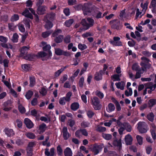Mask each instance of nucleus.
Wrapping results in <instances>:
<instances>
[{
  "instance_id": "nucleus-63",
  "label": "nucleus",
  "mask_w": 156,
  "mask_h": 156,
  "mask_svg": "<svg viewBox=\"0 0 156 156\" xmlns=\"http://www.w3.org/2000/svg\"><path fill=\"white\" fill-rule=\"evenodd\" d=\"M106 128L105 127L101 126H98L97 129V130L98 131L100 132H104L106 130Z\"/></svg>"
},
{
  "instance_id": "nucleus-1",
  "label": "nucleus",
  "mask_w": 156,
  "mask_h": 156,
  "mask_svg": "<svg viewBox=\"0 0 156 156\" xmlns=\"http://www.w3.org/2000/svg\"><path fill=\"white\" fill-rule=\"evenodd\" d=\"M92 5L90 3H85L83 5H78L76 9L78 10L82 9L84 15H89L91 12L92 9Z\"/></svg>"
},
{
  "instance_id": "nucleus-30",
  "label": "nucleus",
  "mask_w": 156,
  "mask_h": 156,
  "mask_svg": "<svg viewBox=\"0 0 156 156\" xmlns=\"http://www.w3.org/2000/svg\"><path fill=\"white\" fill-rule=\"evenodd\" d=\"M148 4V2H146L144 4L142 3L141 4V7L142 8V12L144 13L147 9V6Z\"/></svg>"
},
{
  "instance_id": "nucleus-25",
  "label": "nucleus",
  "mask_w": 156,
  "mask_h": 156,
  "mask_svg": "<svg viewBox=\"0 0 156 156\" xmlns=\"http://www.w3.org/2000/svg\"><path fill=\"white\" fill-rule=\"evenodd\" d=\"M35 57V56L33 54L31 55L29 54H27L23 57L25 59L29 60H32Z\"/></svg>"
},
{
  "instance_id": "nucleus-9",
  "label": "nucleus",
  "mask_w": 156,
  "mask_h": 156,
  "mask_svg": "<svg viewBox=\"0 0 156 156\" xmlns=\"http://www.w3.org/2000/svg\"><path fill=\"white\" fill-rule=\"evenodd\" d=\"M147 89H150V90H147V93L148 94H151L152 91L154 90L156 87V84H153L151 83H147Z\"/></svg>"
},
{
  "instance_id": "nucleus-21",
  "label": "nucleus",
  "mask_w": 156,
  "mask_h": 156,
  "mask_svg": "<svg viewBox=\"0 0 156 156\" xmlns=\"http://www.w3.org/2000/svg\"><path fill=\"white\" fill-rule=\"evenodd\" d=\"M115 84L117 88L121 90H123L125 85V83L123 81H121L116 83Z\"/></svg>"
},
{
  "instance_id": "nucleus-14",
  "label": "nucleus",
  "mask_w": 156,
  "mask_h": 156,
  "mask_svg": "<svg viewBox=\"0 0 156 156\" xmlns=\"http://www.w3.org/2000/svg\"><path fill=\"white\" fill-rule=\"evenodd\" d=\"M133 138L131 135L128 134L126 135L125 137V140L126 144L130 145L132 144L133 141Z\"/></svg>"
},
{
  "instance_id": "nucleus-54",
  "label": "nucleus",
  "mask_w": 156,
  "mask_h": 156,
  "mask_svg": "<svg viewBox=\"0 0 156 156\" xmlns=\"http://www.w3.org/2000/svg\"><path fill=\"white\" fill-rule=\"evenodd\" d=\"M72 93L71 92H69L66 95V96L65 97L66 99V101H69L70 100V98L72 96Z\"/></svg>"
},
{
  "instance_id": "nucleus-47",
  "label": "nucleus",
  "mask_w": 156,
  "mask_h": 156,
  "mask_svg": "<svg viewBox=\"0 0 156 156\" xmlns=\"http://www.w3.org/2000/svg\"><path fill=\"white\" fill-rule=\"evenodd\" d=\"M128 90H126L125 91V94L127 96H131L132 94V90L131 88H129L128 89Z\"/></svg>"
},
{
  "instance_id": "nucleus-17",
  "label": "nucleus",
  "mask_w": 156,
  "mask_h": 156,
  "mask_svg": "<svg viewBox=\"0 0 156 156\" xmlns=\"http://www.w3.org/2000/svg\"><path fill=\"white\" fill-rule=\"evenodd\" d=\"M29 46H24L23 47L21 50L20 56L23 57L26 55L27 53V51L29 50Z\"/></svg>"
},
{
  "instance_id": "nucleus-31",
  "label": "nucleus",
  "mask_w": 156,
  "mask_h": 156,
  "mask_svg": "<svg viewBox=\"0 0 156 156\" xmlns=\"http://www.w3.org/2000/svg\"><path fill=\"white\" fill-rule=\"evenodd\" d=\"M22 67L23 70L25 71H29L31 69L30 65L27 64H24L22 65Z\"/></svg>"
},
{
  "instance_id": "nucleus-15",
  "label": "nucleus",
  "mask_w": 156,
  "mask_h": 156,
  "mask_svg": "<svg viewBox=\"0 0 156 156\" xmlns=\"http://www.w3.org/2000/svg\"><path fill=\"white\" fill-rule=\"evenodd\" d=\"M103 146L102 145H96L92 149V151L94 153V154H98L101 151Z\"/></svg>"
},
{
  "instance_id": "nucleus-2",
  "label": "nucleus",
  "mask_w": 156,
  "mask_h": 156,
  "mask_svg": "<svg viewBox=\"0 0 156 156\" xmlns=\"http://www.w3.org/2000/svg\"><path fill=\"white\" fill-rule=\"evenodd\" d=\"M29 10H30L33 14L35 15L36 18L37 20H38V16L35 14L34 11L32 8H30L29 9H26L23 12L22 14L26 17L29 18L31 19H33V16L30 13Z\"/></svg>"
},
{
  "instance_id": "nucleus-51",
  "label": "nucleus",
  "mask_w": 156,
  "mask_h": 156,
  "mask_svg": "<svg viewBox=\"0 0 156 156\" xmlns=\"http://www.w3.org/2000/svg\"><path fill=\"white\" fill-rule=\"evenodd\" d=\"M35 83V79L34 77H30V86L31 87H33Z\"/></svg>"
},
{
  "instance_id": "nucleus-40",
  "label": "nucleus",
  "mask_w": 156,
  "mask_h": 156,
  "mask_svg": "<svg viewBox=\"0 0 156 156\" xmlns=\"http://www.w3.org/2000/svg\"><path fill=\"white\" fill-rule=\"evenodd\" d=\"M68 78V76L67 75L64 74L63 75L59 80V82L60 83H63Z\"/></svg>"
},
{
  "instance_id": "nucleus-57",
  "label": "nucleus",
  "mask_w": 156,
  "mask_h": 156,
  "mask_svg": "<svg viewBox=\"0 0 156 156\" xmlns=\"http://www.w3.org/2000/svg\"><path fill=\"white\" fill-rule=\"evenodd\" d=\"M87 47V46L85 44H79L78 45V48L82 51L86 49Z\"/></svg>"
},
{
  "instance_id": "nucleus-49",
  "label": "nucleus",
  "mask_w": 156,
  "mask_h": 156,
  "mask_svg": "<svg viewBox=\"0 0 156 156\" xmlns=\"http://www.w3.org/2000/svg\"><path fill=\"white\" fill-rule=\"evenodd\" d=\"M102 136L105 139L108 140H110L112 137V136L110 134H103Z\"/></svg>"
},
{
  "instance_id": "nucleus-46",
  "label": "nucleus",
  "mask_w": 156,
  "mask_h": 156,
  "mask_svg": "<svg viewBox=\"0 0 156 156\" xmlns=\"http://www.w3.org/2000/svg\"><path fill=\"white\" fill-rule=\"evenodd\" d=\"M30 20L28 19H25L23 20V23L26 25V27L29 29L30 27V26L29 23Z\"/></svg>"
},
{
  "instance_id": "nucleus-18",
  "label": "nucleus",
  "mask_w": 156,
  "mask_h": 156,
  "mask_svg": "<svg viewBox=\"0 0 156 156\" xmlns=\"http://www.w3.org/2000/svg\"><path fill=\"white\" fill-rule=\"evenodd\" d=\"M4 132L5 134L8 136H12L14 134L13 130L8 128H5L4 129Z\"/></svg>"
},
{
  "instance_id": "nucleus-28",
  "label": "nucleus",
  "mask_w": 156,
  "mask_h": 156,
  "mask_svg": "<svg viewBox=\"0 0 156 156\" xmlns=\"http://www.w3.org/2000/svg\"><path fill=\"white\" fill-rule=\"evenodd\" d=\"M121 74H115L111 76V79L113 81H120Z\"/></svg>"
},
{
  "instance_id": "nucleus-12",
  "label": "nucleus",
  "mask_w": 156,
  "mask_h": 156,
  "mask_svg": "<svg viewBox=\"0 0 156 156\" xmlns=\"http://www.w3.org/2000/svg\"><path fill=\"white\" fill-rule=\"evenodd\" d=\"M63 133V136L64 139L65 140H67L70 137V135L67 131V127H64L62 130Z\"/></svg>"
},
{
  "instance_id": "nucleus-23",
  "label": "nucleus",
  "mask_w": 156,
  "mask_h": 156,
  "mask_svg": "<svg viewBox=\"0 0 156 156\" xmlns=\"http://www.w3.org/2000/svg\"><path fill=\"white\" fill-rule=\"evenodd\" d=\"M113 145L115 147H117L119 149H120L122 146L121 140H115L113 142Z\"/></svg>"
},
{
  "instance_id": "nucleus-55",
  "label": "nucleus",
  "mask_w": 156,
  "mask_h": 156,
  "mask_svg": "<svg viewBox=\"0 0 156 156\" xmlns=\"http://www.w3.org/2000/svg\"><path fill=\"white\" fill-rule=\"evenodd\" d=\"M18 108L19 111L21 113H24L25 112L26 110L25 108L21 105H19Z\"/></svg>"
},
{
  "instance_id": "nucleus-8",
  "label": "nucleus",
  "mask_w": 156,
  "mask_h": 156,
  "mask_svg": "<svg viewBox=\"0 0 156 156\" xmlns=\"http://www.w3.org/2000/svg\"><path fill=\"white\" fill-rule=\"evenodd\" d=\"M120 38L118 37H115L113 38V40L110 41L111 44L115 46H122V44L120 41Z\"/></svg>"
},
{
  "instance_id": "nucleus-16",
  "label": "nucleus",
  "mask_w": 156,
  "mask_h": 156,
  "mask_svg": "<svg viewBox=\"0 0 156 156\" xmlns=\"http://www.w3.org/2000/svg\"><path fill=\"white\" fill-rule=\"evenodd\" d=\"M47 7L44 5L39 6L37 9V13L39 14H43L45 13Z\"/></svg>"
},
{
  "instance_id": "nucleus-56",
  "label": "nucleus",
  "mask_w": 156,
  "mask_h": 156,
  "mask_svg": "<svg viewBox=\"0 0 156 156\" xmlns=\"http://www.w3.org/2000/svg\"><path fill=\"white\" fill-rule=\"evenodd\" d=\"M19 19V16L17 14H14L11 18V20L12 21H15L18 20Z\"/></svg>"
},
{
  "instance_id": "nucleus-53",
  "label": "nucleus",
  "mask_w": 156,
  "mask_h": 156,
  "mask_svg": "<svg viewBox=\"0 0 156 156\" xmlns=\"http://www.w3.org/2000/svg\"><path fill=\"white\" fill-rule=\"evenodd\" d=\"M51 33V32L50 31L45 32L42 33V36L44 38H46L48 37Z\"/></svg>"
},
{
  "instance_id": "nucleus-13",
  "label": "nucleus",
  "mask_w": 156,
  "mask_h": 156,
  "mask_svg": "<svg viewBox=\"0 0 156 156\" xmlns=\"http://www.w3.org/2000/svg\"><path fill=\"white\" fill-rule=\"evenodd\" d=\"M24 122L27 127L29 129H31L34 126V124L33 122L27 118H26L24 119Z\"/></svg>"
},
{
  "instance_id": "nucleus-4",
  "label": "nucleus",
  "mask_w": 156,
  "mask_h": 156,
  "mask_svg": "<svg viewBox=\"0 0 156 156\" xmlns=\"http://www.w3.org/2000/svg\"><path fill=\"white\" fill-rule=\"evenodd\" d=\"M137 129L140 133H143L147 132V125L144 122H139L137 124Z\"/></svg>"
},
{
  "instance_id": "nucleus-20",
  "label": "nucleus",
  "mask_w": 156,
  "mask_h": 156,
  "mask_svg": "<svg viewBox=\"0 0 156 156\" xmlns=\"http://www.w3.org/2000/svg\"><path fill=\"white\" fill-rule=\"evenodd\" d=\"M150 7L152 9V11L153 13L156 12V0H153L151 2Z\"/></svg>"
},
{
  "instance_id": "nucleus-59",
  "label": "nucleus",
  "mask_w": 156,
  "mask_h": 156,
  "mask_svg": "<svg viewBox=\"0 0 156 156\" xmlns=\"http://www.w3.org/2000/svg\"><path fill=\"white\" fill-rule=\"evenodd\" d=\"M63 71V69H61L58 70L55 73V76L56 77L59 76L61 73Z\"/></svg>"
},
{
  "instance_id": "nucleus-48",
  "label": "nucleus",
  "mask_w": 156,
  "mask_h": 156,
  "mask_svg": "<svg viewBox=\"0 0 156 156\" xmlns=\"http://www.w3.org/2000/svg\"><path fill=\"white\" fill-rule=\"evenodd\" d=\"M63 51L59 48H55V52L56 55H62Z\"/></svg>"
},
{
  "instance_id": "nucleus-42",
  "label": "nucleus",
  "mask_w": 156,
  "mask_h": 156,
  "mask_svg": "<svg viewBox=\"0 0 156 156\" xmlns=\"http://www.w3.org/2000/svg\"><path fill=\"white\" fill-rule=\"evenodd\" d=\"M73 22V19H69L66 21L65 23V25L67 27H69L72 25Z\"/></svg>"
},
{
  "instance_id": "nucleus-24",
  "label": "nucleus",
  "mask_w": 156,
  "mask_h": 156,
  "mask_svg": "<svg viewBox=\"0 0 156 156\" xmlns=\"http://www.w3.org/2000/svg\"><path fill=\"white\" fill-rule=\"evenodd\" d=\"M115 109L114 105L112 103H110L106 108L107 111L109 112L113 111Z\"/></svg>"
},
{
  "instance_id": "nucleus-26",
  "label": "nucleus",
  "mask_w": 156,
  "mask_h": 156,
  "mask_svg": "<svg viewBox=\"0 0 156 156\" xmlns=\"http://www.w3.org/2000/svg\"><path fill=\"white\" fill-rule=\"evenodd\" d=\"M79 107V105L77 102L74 103L71 106V109L73 111L76 110Z\"/></svg>"
},
{
  "instance_id": "nucleus-50",
  "label": "nucleus",
  "mask_w": 156,
  "mask_h": 156,
  "mask_svg": "<svg viewBox=\"0 0 156 156\" xmlns=\"http://www.w3.org/2000/svg\"><path fill=\"white\" fill-rule=\"evenodd\" d=\"M36 145V142L35 141H31L27 145V147L33 149Z\"/></svg>"
},
{
  "instance_id": "nucleus-44",
  "label": "nucleus",
  "mask_w": 156,
  "mask_h": 156,
  "mask_svg": "<svg viewBox=\"0 0 156 156\" xmlns=\"http://www.w3.org/2000/svg\"><path fill=\"white\" fill-rule=\"evenodd\" d=\"M96 95L98 97L102 99L104 98V94L99 90H97L95 92Z\"/></svg>"
},
{
  "instance_id": "nucleus-32",
  "label": "nucleus",
  "mask_w": 156,
  "mask_h": 156,
  "mask_svg": "<svg viewBox=\"0 0 156 156\" xmlns=\"http://www.w3.org/2000/svg\"><path fill=\"white\" fill-rule=\"evenodd\" d=\"M25 135L27 138L31 139H34L35 137V135L31 132L27 133L25 134Z\"/></svg>"
},
{
  "instance_id": "nucleus-34",
  "label": "nucleus",
  "mask_w": 156,
  "mask_h": 156,
  "mask_svg": "<svg viewBox=\"0 0 156 156\" xmlns=\"http://www.w3.org/2000/svg\"><path fill=\"white\" fill-rule=\"evenodd\" d=\"M154 115L152 112L149 113L147 115V118L150 121L152 122L154 120Z\"/></svg>"
},
{
  "instance_id": "nucleus-3",
  "label": "nucleus",
  "mask_w": 156,
  "mask_h": 156,
  "mask_svg": "<svg viewBox=\"0 0 156 156\" xmlns=\"http://www.w3.org/2000/svg\"><path fill=\"white\" fill-rule=\"evenodd\" d=\"M87 20L89 23V24L87 23L85 19H83L81 21V23L85 29V30H87L92 26L94 23V20L92 19L88 18Z\"/></svg>"
},
{
  "instance_id": "nucleus-29",
  "label": "nucleus",
  "mask_w": 156,
  "mask_h": 156,
  "mask_svg": "<svg viewBox=\"0 0 156 156\" xmlns=\"http://www.w3.org/2000/svg\"><path fill=\"white\" fill-rule=\"evenodd\" d=\"M34 93L32 91L28 90L25 94V97L27 99H30L33 95Z\"/></svg>"
},
{
  "instance_id": "nucleus-45",
  "label": "nucleus",
  "mask_w": 156,
  "mask_h": 156,
  "mask_svg": "<svg viewBox=\"0 0 156 156\" xmlns=\"http://www.w3.org/2000/svg\"><path fill=\"white\" fill-rule=\"evenodd\" d=\"M156 103V100L154 99H151L148 102V105L150 107H152Z\"/></svg>"
},
{
  "instance_id": "nucleus-62",
  "label": "nucleus",
  "mask_w": 156,
  "mask_h": 156,
  "mask_svg": "<svg viewBox=\"0 0 156 156\" xmlns=\"http://www.w3.org/2000/svg\"><path fill=\"white\" fill-rule=\"evenodd\" d=\"M81 126L82 127L85 128L88 127L89 126V123L87 122H83L81 123Z\"/></svg>"
},
{
  "instance_id": "nucleus-37",
  "label": "nucleus",
  "mask_w": 156,
  "mask_h": 156,
  "mask_svg": "<svg viewBox=\"0 0 156 156\" xmlns=\"http://www.w3.org/2000/svg\"><path fill=\"white\" fill-rule=\"evenodd\" d=\"M53 26V24L49 21L48 20L45 25V27L47 29H50L52 28Z\"/></svg>"
},
{
  "instance_id": "nucleus-33",
  "label": "nucleus",
  "mask_w": 156,
  "mask_h": 156,
  "mask_svg": "<svg viewBox=\"0 0 156 156\" xmlns=\"http://www.w3.org/2000/svg\"><path fill=\"white\" fill-rule=\"evenodd\" d=\"M95 79L97 80H99L102 79V74H101V71H100L99 73H97L95 75Z\"/></svg>"
},
{
  "instance_id": "nucleus-61",
  "label": "nucleus",
  "mask_w": 156,
  "mask_h": 156,
  "mask_svg": "<svg viewBox=\"0 0 156 156\" xmlns=\"http://www.w3.org/2000/svg\"><path fill=\"white\" fill-rule=\"evenodd\" d=\"M10 93L14 97L17 98L18 97V94L12 88L10 89Z\"/></svg>"
},
{
  "instance_id": "nucleus-58",
  "label": "nucleus",
  "mask_w": 156,
  "mask_h": 156,
  "mask_svg": "<svg viewBox=\"0 0 156 156\" xmlns=\"http://www.w3.org/2000/svg\"><path fill=\"white\" fill-rule=\"evenodd\" d=\"M33 149L29 148L27 147L26 148V151L27 155L28 156H31L32 154Z\"/></svg>"
},
{
  "instance_id": "nucleus-27",
  "label": "nucleus",
  "mask_w": 156,
  "mask_h": 156,
  "mask_svg": "<svg viewBox=\"0 0 156 156\" xmlns=\"http://www.w3.org/2000/svg\"><path fill=\"white\" fill-rule=\"evenodd\" d=\"M122 27V25L120 23L119 21H118L116 24H114L112 26V27L113 28L116 29L117 30H120L121 29Z\"/></svg>"
},
{
  "instance_id": "nucleus-22",
  "label": "nucleus",
  "mask_w": 156,
  "mask_h": 156,
  "mask_svg": "<svg viewBox=\"0 0 156 156\" xmlns=\"http://www.w3.org/2000/svg\"><path fill=\"white\" fill-rule=\"evenodd\" d=\"M64 152L65 156H72V151L69 147H66L64 150Z\"/></svg>"
},
{
  "instance_id": "nucleus-41",
  "label": "nucleus",
  "mask_w": 156,
  "mask_h": 156,
  "mask_svg": "<svg viewBox=\"0 0 156 156\" xmlns=\"http://www.w3.org/2000/svg\"><path fill=\"white\" fill-rule=\"evenodd\" d=\"M66 99L65 97L60 98L59 100V104L62 105L66 104Z\"/></svg>"
},
{
  "instance_id": "nucleus-43",
  "label": "nucleus",
  "mask_w": 156,
  "mask_h": 156,
  "mask_svg": "<svg viewBox=\"0 0 156 156\" xmlns=\"http://www.w3.org/2000/svg\"><path fill=\"white\" fill-rule=\"evenodd\" d=\"M62 33V30L60 29H58L55 31L52 34V37H58Z\"/></svg>"
},
{
  "instance_id": "nucleus-64",
  "label": "nucleus",
  "mask_w": 156,
  "mask_h": 156,
  "mask_svg": "<svg viewBox=\"0 0 156 156\" xmlns=\"http://www.w3.org/2000/svg\"><path fill=\"white\" fill-rule=\"evenodd\" d=\"M38 101L36 98H34L31 101V104L32 105L35 106L37 105Z\"/></svg>"
},
{
  "instance_id": "nucleus-60",
  "label": "nucleus",
  "mask_w": 156,
  "mask_h": 156,
  "mask_svg": "<svg viewBox=\"0 0 156 156\" xmlns=\"http://www.w3.org/2000/svg\"><path fill=\"white\" fill-rule=\"evenodd\" d=\"M16 26L13 23H10L9 24V29L11 31L14 30L16 28Z\"/></svg>"
},
{
  "instance_id": "nucleus-7",
  "label": "nucleus",
  "mask_w": 156,
  "mask_h": 156,
  "mask_svg": "<svg viewBox=\"0 0 156 156\" xmlns=\"http://www.w3.org/2000/svg\"><path fill=\"white\" fill-rule=\"evenodd\" d=\"M100 101L98 98L94 97L91 100V104L95 110H99L100 108L101 105L100 104Z\"/></svg>"
},
{
  "instance_id": "nucleus-6",
  "label": "nucleus",
  "mask_w": 156,
  "mask_h": 156,
  "mask_svg": "<svg viewBox=\"0 0 156 156\" xmlns=\"http://www.w3.org/2000/svg\"><path fill=\"white\" fill-rule=\"evenodd\" d=\"M142 61L140 63V65L145 69L149 68L151 66V64L149 63L150 61L148 58L142 57L141 58Z\"/></svg>"
},
{
  "instance_id": "nucleus-10",
  "label": "nucleus",
  "mask_w": 156,
  "mask_h": 156,
  "mask_svg": "<svg viewBox=\"0 0 156 156\" xmlns=\"http://www.w3.org/2000/svg\"><path fill=\"white\" fill-rule=\"evenodd\" d=\"M46 125L44 124H42L37 128V132L39 134L43 133L46 129Z\"/></svg>"
},
{
  "instance_id": "nucleus-52",
  "label": "nucleus",
  "mask_w": 156,
  "mask_h": 156,
  "mask_svg": "<svg viewBox=\"0 0 156 156\" xmlns=\"http://www.w3.org/2000/svg\"><path fill=\"white\" fill-rule=\"evenodd\" d=\"M87 113L88 117L90 118H92L94 115V113L90 110H88Z\"/></svg>"
},
{
  "instance_id": "nucleus-39",
  "label": "nucleus",
  "mask_w": 156,
  "mask_h": 156,
  "mask_svg": "<svg viewBox=\"0 0 156 156\" xmlns=\"http://www.w3.org/2000/svg\"><path fill=\"white\" fill-rule=\"evenodd\" d=\"M19 36L17 33L14 34L12 37V40L13 42H17L18 40Z\"/></svg>"
},
{
  "instance_id": "nucleus-19",
  "label": "nucleus",
  "mask_w": 156,
  "mask_h": 156,
  "mask_svg": "<svg viewBox=\"0 0 156 156\" xmlns=\"http://www.w3.org/2000/svg\"><path fill=\"white\" fill-rule=\"evenodd\" d=\"M41 46H43V50L44 51H51L50 50L51 48V47L49 44H47L45 42H43L41 43Z\"/></svg>"
},
{
  "instance_id": "nucleus-11",
  "label": "nucleus",
  "mask_w": 156,
  "mask_h": 156,
  "mask_svg": "<svg viewBox=\"0 0 156 156\" xmlns=\"http://www.w3.org/2000/svg\"><path fill=\"white\" fill-rule=\"evenodd\" d=\"M151 132L152 136V137L154 140H155L156 138V135L155 132L156 131V126L153 123L151 125Z\"/></svg>"
},
{
  "instance_id": "nucleus-35",
  "label": "nucleus",
  "mask_w": 156,
  "mask_h": 156,
  "mask_svg": "<svg viewBox=\"0 0 156 156\" xmlns=\"http://www.w3.org/2000/svg\"><path fill=\"white\" fill-rule=\"evenodd\" d=\"M63 39V36L60 35L58 37H55V41L57 43H59L61 42Z\"/></svg>"
},
{
  "instance_id": "nucleus-5",
  "label": "nucleus",
  "mask_w": 156,
  "mask_h": 156,
  "mask_svg": "<svg viewBox=\"0 0 156 156\" xmlns=\"http://www.w3.org/2000/svg\"><path fill=\"white\" fill-rule=\"evenodd\" d=\"M38 55L42 58L43 60H46L50 58L52 55L51 51H49L48 54H47L44 51H41L38 53Z\"/></svg>"
},
{
  "instance_id": "nucleus-36",
  "label": "nucleus",
  "mask_w": 156,
  "mask_h": 156,
  "mask_svg": "<svg viewBox=\"0 0 156 156\" xmlns=\"http://www.w3.org/2000/svg\"><path fill=\"white\" fill-rule=\"evenodd\" d=\"M136 139L138 143L140 145H141L143 143V137L139 135H137L136 136Z\"/></svg>"
},
{
  "instance_id": "nucleus-38",
  "label": "nucleus",
  "mask_w": 156,
  "mask_h": 156,
  "mask_svg": "<svg viewBox=\"0 0 156 156\" xmlns=\"http://www.w3.org/2000/svg\"><path fill=\"white\" fill-rule=\"evenodd\" d=\"M47 90L45 87H42L39 90L40 93L42 96H45L47 93Z\"/></svg>"
}]
</instances>
